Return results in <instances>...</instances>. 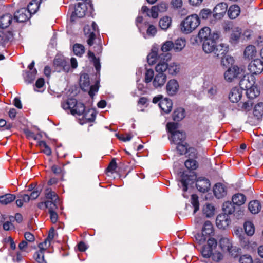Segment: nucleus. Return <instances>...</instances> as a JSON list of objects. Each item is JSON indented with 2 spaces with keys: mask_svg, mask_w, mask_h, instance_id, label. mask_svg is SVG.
<instances>
[{
  "mask_svg": "<svg viewBox=\"0 0 263 263\" xmlns=\"http://www.w3.org/2000/svg\"><path fill=\"white\" fill-rule=\"evenodd\" d=\"M192 175H189L185 172H183L181 174L180 182L183 187V191L185 192L188 190L189 184L193 183V180H196V187L200 192L205 193L208 192L211 186L209 179L204 177H199L197 178L196 173L192 172Z\"/></svg>",
  "mask_w": 263,
  "mask_h": 263,
  "instance_id": "nucleus-1",
  "label": "nucleus"
},
{
  "mask_svg": "<svg viewBox=\"0 0 263 263\" xmlns=\"http://www.w3.org/2000/svg\"><path fill=\"white\" fill-rule=\"evenodd\" d=\"M217 246V240L213 238H209L207 241V244L203 246L200 252L203 258H212V260L216 262H218L223 258L222 254L215 250Z\"/></svg>",
  "mask_w": 263,
  "mask_h": 263,
  "instance_id": "nucleus-2",
  "label": "nucleus"
},
{
  "mask_svg": "<svg viewBox=\"0 0 263 263\" xmlns=\"http://www.w3.org/2000/svg\"><path fill=\"white\" fill-rule=\"evenodd\" d=\"M61 107L65 110H69L73 116H81L85 112V104L78 102L75 98H70L61 103Z\"/></svg>",
  "mask_w": 263,
  "mask_h": 263,
  "instance_id": "nucleus-3",
  "label": "nucleus"
},
{
  "mask_svg": "<svg viewBox=\"0 0 263 263\" xmlns=\"http://www.w3.org/2000/svg\"><path fill=\"white\" fill-rule=\"evenodd\" d=\"M200 24L199 16L196 14H193L187 16L181 22L180 28L182 33L187 34L195 30Z\"/></svg>",
  "mask_w": 263,
  "mask_h": 263,
  "instance_id": "nucleus-4",
  "label": "nucleus"
},
{
  "mask_svg": "<svg viewBox=\"0 0 263 263\" xmlns=\"http://www.w3.org/2000/svg\"><path fill=\"white\" fill-rule=\"evenodd\" d=\"M172 55L170 53H166L165 54L162 55L160 57V59H162L163 63H160V66L163 65L164 67V72L167 71L169 74L176 75L178 73L180 70V67L179 65L176 64L175 63H172L170 64L167 63V62L171 59ZM164 69V68H163Z\"/></svg>",
  "mask_w": 263,
  "mask_h": 263,
  "instance_id": "nucleus-5",
  "label": "nucleus"
},
{
  "mask_svg": "<svg viewBox=\"0 0 263 263\" xmlns=\"http://www.w3.org/2000/svg\"><path fill=\"white\" fill-rule=\"evenodd\" d=\"M164 67L163 65L160 66V64H157L155 67V70L157 73L155 75L153 81V85L155 88L162 87L166 83L167 77L164 73Z\"/></svg>",
  "mask_w": 263,
  "mask_h": 263,
  "instance_id": "nucleus-6",
  "label": "nucleus"
},
{
  "mask_svg": "<svg viewBox=\"0 0 263 263\" xmlns=\"http://www.w3.org/2000/svg\"><path fill=\"white\" fill-rule=\"evenodd\" d=\"M214 234V229L212 223L209 221H206L203 226L202 233L201 234H197L195 237L200 243L206 241L208 237H210Z\"/></svg>",
  "mask_w": 263,
  "mask_h": 263,
  "instance_id": "nucleus-7",
  "label": "nucleus"
},
{
  "mask_svg": "<svg viewBox=\"0 0 263 263\" xmlns=\"http://www.w3.org/2000/svg\"><path fill=\"white\" fill-rule=\"evenodd\" d=\"M219 246L223 252H228L234 258L238 257L240 249L233 248L232 243L229 239L221 238L219 240Z\"/></svg>",
  "mask_w": 263,
  "mask_h": 263,
  "instance_id": "nucleus-8",
  "label": "nucleus"
},
{
  "mask_svg": "<svg viewBox=\"0 0 263 263\" xmlns=\"http://www.w3.org/2000/svg\"><path fill=\"white\" fill-rule=\"evenodd\" d=\"M53 67L55 70L58 72L64 71L68 72L70 70L69 63L63 56H56L53 61Z\"/></svg>",
  "mask_w": 263,
  "mask_h": 263,
  "instance_id": "nucleus-9",
  "label": "nucleus"
},
{
  "mask_svg": "<svg viewBox=\"0 0 263 263\" xmlns=\"http://www.w3.org/2000/svg\"><path fill=\"white\" fill-rule=\"evenodd\" d=\"M219 38V34L217 33H213V37L209 38L202 42L203 50L207 53H211L215 49L216 45V40Z\"/></svg>",
  "mask_w": 263,
  "mask_h": 263,
  "instance_id": "nucleus-10",
  "label": "nucleus"
},
{
  "mask_svg": "<svg viewBox=\"0 0 263 263\" xmlns=\"http://www.w3.org/2000/svg\"><path fill=\"white\" fill-rule=\"evenodd\" d=\"M248 70L253 74H259L263 71V61L259 59H254L248 65Z\"/></svg>",
  "mask_w": 263,
  "mask_h": 263,
  "instance_id": "nucleus-11",
  "label": "nucleus"
},
{
  "mask_svg": "<svg viewBox=\"0 0 263 263\" xmlns=\"http://www.w3.org/2000/svg\"><path fill=\"white\" fill-rule=\"evenodd\" d=\"M241 70L238 66L229 67L224 74V79L228 82H232L235 79L240 78Z\"/></svg>",
  "mask_w": 263,
  "mask_h": 263,
  "instance_id": "nucleus-12",
  "label": "nucleus"
},
{
  "mask_svg": "<svg viewBox=\"0 0 263 263\" xmlns=\"http://www.w3.org/2000/svg\"><path fill=\"white\" fill-rule=\"evenodd\" d=\"M87 9V6L85 3H78L77 5L75 6L74 11L71 15V20L73 21L76 17H83L86 14Z\"/></svg>",
  "mask_w": 263,
  "mask_h": 263,
  "instance_id": "nucleus-13",
  "label": "nucleus"
},
{
  "mask_svg": "<svg viewBox=\"0 0 263 263\" xmlns=\"http://www.w3.org/2000/svg\"><path fill=\"white\" fill-rule=\"evenodd\" d=\"M227 10V4L224 2L220 3L213 9V17L215 19L220 20L224 16Z\"/></svg>",
  "mask_w": 263,
  "mask_h": 263,
  "instance_id": "nucleus-14",
  "label": "nucleus"
},
{
  "mask_svg": "<svg viewBox=\"0 0 263 263\" xmlns=\"http://www.w3.org/2000/svg\"><path fill=\"white\" fill-rule=\"evenodd\" d=\"M255 78L253 76L244 75L239 81V88L242 89V91L246 90L255 85Z\"/></svg>",
  "mask_w": 263,
  "mask_h": 263,
  "instance_id": "nucleus-15",
  "label": "nucleus"
},
{
  "mask_svg": "<svg viewBox=\"0 0 263 263\" xmlns=\"http://www.w3.org/2000/svg\"><path fill=\"white\" fill-rule=\"evenodd\" d=\"M230 222V218L227 214H220L216 217V224L220 229H226L229 227Z\"/></svg>",
  "mask_w": 263,
  "mask_h": 263,
  "instance_id": "nucleus-16",
  "label": "nucleus"
},
{
  "mask_svg": "<svg viewBox=\"0 0 263 263\" xmlns=\"http://www.w3.org/2000/svg\"><path fill=\"white\" fill-rule=\"evenodd\" d=\"M31 15L26 8H22L18 10L14 14V19L20 23L28 21Z\"/></svg>",
  "mask_w": 263,
  "mask_h": 263,
  "instance_id": "nucleus-17",
  "label": "nucleus"
},
{
  "mask_svg": "<svg viewBox=\"0 0 263 263\" xmlns=\"http://www.w3.org/2000/svg\"><path fill=\"white\" fill-rule=\"evenodd\" d=\"M83 117L80 120V123L83 125L88 122H93L96 118V113L95 110L89 108L85 109V112L83 114Z\"/></svg>",
  "mask_w": 263,
  "mask_h": 263,
  "instance_id": "nucleus-18",
  "label": "nucleus"
},
{
  "mask_svg": "<svg viewBox=\"0 0 263 263\" xmlns=\"http://www.w3.org/2000/svg\"><path fill=\"white\" fill-rule=\"evenodd\" d=\"M179 88V85L177 80L171 79L168 81L166 86L167 93L170 96L176 95Z\"/></svg>",
  "mask_w": 263,
  "mask_h": 263,
  "instance_id": "nucleus-19",
  "label": "nucleus"
},
{
  "mask_svg": "<svg viewBox=\"0 0 263 263\" xmlns=\"http://www.w3.org/2000/svg\"><path fill=\"white\" fill-rule=\"evenodd\" d=\"M166 53H162L158 54L157 50L152 49L151 52L147 56V61L149 65H152L155 64L156 62H158V64L163 63V61H162V59H160V57L162 55L165 54Z\"/></svg>",
  "mask_w": 263,
  "mask_h": 263,
  "instance_id": "nucleus-20",
  "label": "nucleus"
},
{
  "mask_svg": "<svg viewBox=\"0 0 263 263\" xmlns=\"http://www.w3.org/2000/svg\"><path fill=\"white\" fill-rule=\"evenodd\" d=\"M242 89L238 87H233L229 95V99L232 103L238 102L242 96Z\"/></svg>",
  "mask_w": 263,
  "mask_h": 263,
  "instance_id": "nucleus-21",
  "label": "nucleus"
},
{
  "mask_svg": "<svg viewBox=\"0 0 263 263\" xmlns=\"http://www.w3.org/2000/svg\"><path fill=\"white\" fill-rule=\"evenodd\" d=\"M13 33L12 31L4 29L0 30V45H4L13 39Z\"/></svg>",
  "mask_w": 263,
  "mask_h": 263,
  "instance_id": "nucleus-22",
  "label": "nucleus"
},
{
  "mask_svg": "<svg viewBox=\"0 0 263 263\" xmlns=\"http://www.w3.org/2000/svg\"><path fill=\"white\" fill-rule=\"evenodd\" d=\"M186 138V133L184 131L178 130L176 133L171 135L170 139L175 144L184 143Z\"/></svg>",
  "mask_w": 263,
  "mask_h": 263,
  "instance_id": "nucleus-23",
  "label": "nucleus"
},
{
  "mask_svg": "<svg viewBox=\"0 0 263 263\" xmlns=\"http://www.w3.org/2000/svg\"><path fill=\"white\" fill-rule=\"evenodd\" d=\"M228 51L229 46L224 44H220L218 45H216L212 52L214 53L216 57L221 59L223 57H225Z\"/></svg>",
  "mask_w": 263,
  "mask_h": 263,
  "instance_id": "nucleus-24",
  "label": "nucleus"
},
{
  "mask_svg": "<svg viewBox=\"0 0 263 263\" xmlns=\"http://www.w3.org/2000/svg\"><path fill=\"white\" fill-rule=\"evenodd\" d=\"M213 193L217 198H222L227 195V189L222 183H217L214 186Z\"/></svg>",
  "mask_w": 263,
  "mask_h": 263,
  "instance_id": "nucleus-25",
  "label": "nucleus"
},
{
  "mask_svg": "<svg viewBox=\"0 0 263 263\" xmlns=\"http://www.w3.org/2000/svg\"><path fill=\"white\" fill-rule=\"evenodd\" d=\"M159 106L164 113L168 114L172 109V101L169 98H165L159 103Z\"/></svg>",
  "mask_w": 263,
  "mask_h": 263,
  "instance_id": "nucleus-26",
  "label": "nucleus"
},
{
  "mask_svg": "<svg viewBox=\"0 0 263 263\" xmlns=\"http://www.w3.org/2000/svg\"><path fill=\"white\" fill-rule=\"evenodd\" d=\"M185 117V110L183 107L176 108L173 114L172 119L175 122H179L182 120Z\"/></svg>",
  "mask_w": 263,
  "mask_h": 263,
  "instance_id": "nucleus-27",
  "label": "nucleus"
},
{
  "mask_svg": "<svg viewBox=\"0 0 263 263\" xmlns=\"http://www.w3.org/2000/svg\"><path fill=\"white\" fill-rule=\"evenodd\" d=\"M80 86L84 91H87L90 86V80L87 73H84L80 76Z\"/></svg>",
  "mask_w": 263,
  "mask_h": 263,
  "instance_id": "nucleus-28",
  "label": "nucleus"
},
{
  "mask_svg": "<svg viewBox=\"0 0 263 263\" xmlns=\"http://www.w3.org/2000/svg\"><path fill=\"white\" fill-rule=\"evenodd\" d=\"M141 11L143 13H146L147 16H151L153 18H156L158 16V8L156 6L152 7L151 10L146 6H143L141 8Z\"/></svg>",
  "mask_w": 263,
  "mask_h": 263,
  "instance_id": "nucleus-29",
  "label": "nucleus"
},
{
  "mask_svg": "<svg viewBox=\"0 0 263 263\" xmlns=\"http://www.w3.org/2000/svg\"><path fill=\"white\" fill-rule=\"evenodd\" d=\"M256 49L254 45L247 46L244 50L243 54L245 59H253L256 55Z\"/></svg>",
  "mask_w": 263,
  "mask_h": 263,
  "instance_id": "nucleus-30",
  "label": "nucleus"
},
{
  "mask_svg": "<svg viewBox=\"0 0 263 263\" xmlns=\"http://www.w3.org/2000/svg\"><path fill=\"white\" fill-rule=\"evenodd\" d=\"M198 37L202 42L209 39V38L213 37L211 29L208 27H204L201 29L198 32Z\"/></svg>",
  "mask_w": 263,
  "mask_h": 263,
  "instance_id": "nucleus-31",
  "label": "nucleus"
},
{
  "mask_svg": "<svg viewBox=\"0 0 263 263\" xmlns=\"http://www.w3.org/2000/svg\"><path fill=\"white\" fill-rule=\"evenodd\" d=\"M232 200L235 205L241 206L245 203L246 197L242 193H236L232 196Z\"/></svg>",
  "mask_w": 263,
  "mask_h": 263,
  "instance_id": "nucleus-32",
  "label": "nucleus"
},
{
  "mask_svg": "<svg viewBox=\"0 0 263 263\" xmlns=\"http://www.w3.org/2000/svg\"><path fill=\"white\" fill-rule=\"evenodd\" d=\"M12 21V16L9 13L4 14L0 17V27L2 29L8 27Z\"/></svg>",
  "mask_w": 263,
  "mask_h": 263,
  "instance_id": "nucleus-33",
  "label": "nucleus"
},
{
  "mask_svg": "<svg viewBox=\"0 0 263 263\" xmlns=\"http://www.w3.org/2000/svg\"><path fill=\"white\" fill-rule=\"evenodd\" d=\"M248 209L252 214H257L261 209V205L259 201L254 200L251 201L248 205Z\"/></svg>",
  "mask_w": 263,
  "mask_h": 263,
  "instance_id": "nucleus-34",
  "label": "nucleus"
},
{
  "mask_svg": "<svg viewBox=\"0 0 263 263\" xmlns=\"http://www.w3.org/2000/svg\"><path fill=\"white\" fill-rule=\"evenodd\" d=\"M186 152V157L187 158V159H198L199 158L198 151L193 146L187 147Z\"/></svg>",
  "mask_w": 263,
  "mask_h": 263,
  "instance_id": "nucleus-35",
  "label": "nucleus"
},
{
  "mask_svg": "<svg viewBox=\"0 0 263 263\" xmlns=\"http://www.w3.org/2000/svg\"><path fill=\"white\" fill-rule=\"evenodd\" d=\"M15 198L16 196L14 194L7 193L0 196V203L2 205H7L14 201Z\"/></svg>",
  "mask_w": 263,
  "mask_h": 263,
  "instance_id": "nucleus-36",
  "label": "nucleus"
},
{
  "mask_svg": "<svg viewBox=\"0 0 263 263\" xmlns=\"http://www.w3.org/2000/svg\"><path fill=\"white\" fill-rule=\"evenodd\" d=\"M185 167L190 172L196 170L199 167L197 159H186L184 162Z\"/></svg>",
  "mask_w": 263,
  "mask_h": 263,
  "instance_id": "nucleus-37",
  "label": "nucleus"
},
{
  "mask_svg": "<svg viewBox=\"0 0 263 263\" xmlns=\"http://www.w3.org/2000/svg\"><path fill=\"white\" fill-rule=\"evenodd\" d=\"M240 7L236 5H232L228 10V14L231 19L236 18L240 14Z\"/></svg>",
  "mask_w": 263,
  "mask_h": 263,
  "instance_id": "nucleus-38",
  "label": "nucleus"
},
{
  "mask_svg": "<svg viewBox=\"0 0 263 263\" xmlns=\"http://www.w3.org/2000/svg\"><path fill=\"white\" fill-rule=\"evenodd\" d=\"M234 205L233 203L230 201H227L223 203L222 205V210L224 212L223 214H227L228 216L233 214L235 210Z\"/></svg>",
  "mask_w": 263,
  "mask_h": 263,
  "instance_id": "nucleus-39",
  "label": "nucleus"
},
{
  "mask_svg": "<svg viewBox=\"0 0 263 263\" xmlns=\"http://www.w3.org/2000/svg\"><path fill=\"white\" fill-rule=\"evenodd\" d=\"M246 91V95L250 99H253L256 97L258 96L260 94V91L255 85L253 86L250 88H248Z\"/></svg>",
  "mask_w": 263,
  "mask_h": 263,
  "instance_id": "nucleus-40",
  "label": "nucleus"
},
{
  "mask_svg": "<svg viewBox=\"0 0 263 263\" xmlns=\"http://www.w3.org/2000/svg\"><path fill=\"white\" fill-rule=\"evenodd\" d=\"M171 23V18L168 16H164L160 20L159 25L162 29L166 30L170 27Z\"/></svg>",
  "mask_w": 263,
  "mask_h": 263,
  "instance_id": "nucleus-41",
  "label": "nucleus"
},
{
  "mask_svg": "<svg viewBox=\"0 0 263 263\" xmlns=\"http://www.w3.org/2000/svg\"><path fill=\"white\" fill-rule=\"evenodd\" d=\"M45 197L48 199L47 201H57L59 200V198L57 194L52 191L50 188L46 189Z\"/></svg>",
  "mask_w": 263,
  "mask_h": 263,
  "instance_id": "nucleus-42",
  "label": "nucleus"
},
{
  "mask_svg": "<svg viewBox=\"0 0 263 263\" xmlns=\"http://www.w3.org/2000/svg\"><path fill=\"white\" fill-rule=\"evenodd\" d=\"M85 47L81 44L76 43L73 45V51L74 54L79 57H82L85 53Z\"/></svg>",
  "mask_w": 263,
  "mask_h": 263,
  "instance_id": "nucleus-43",
  "label": "nucleus"
},
{
  "mask_svg": "<svg viewBox=\"0 0 263 263\" xmlns=\"http://www.w3.org/2000/svg\"><path fill=\"white\" fill-rule=\"evenodd\" d=\"M37 74V70L34 68L32 71H26L24 79L28 83H31L35 79Z\"/></svg>",
  "mask_w": 263,
  "mask_h": 263,
  "instance_id": "nucleus-44",
  "label": "nucleus"
},
{
  "mask_svg": "<svg viewBox=\"0 0 263 263\" xmlns=\"http://www.w3.org/2000/svg\"><path fill=\"white\" fill-rule=\"evenodd\" d=\"M238 237L240 245L242 248L248 249L250 247V243L247 235L245 234H239Z\"/></svg>",
  "mask_w": 263,
  "mask_h": 263,
  "instance_id": "nucleus-45",
  "label": "nucleus"
},
{
  "mask_svg": "<svg viewBox=\"0 0 263 263\" xmlns=\"http://www.w3.org/2000/svg\"><path fill=\"white\" fill-rule=\"evenodd\" d=\"M45 252V251L40 249L34 253L33 258L37 263H47L44 258Z\"/></svg>",
  "mask_w": 263,
  "mask_h": 263,
  "instance_id": "nucleus-46",
  "label": "nucleus"
},
{
  "mask_svg": "<svg viewBox=\"0 0 263 263\" xmlns=\"http://www.w3.org/2000/svg\"><path fill=\"white\" fill-rule=\"evenodd\" d=\"M85 35L87 36L88 39L87 43L89 46H91L94 44V41L96 39V33L94 32H89L86 31V27L84 28Z\"/></svg>",
  "mask_w": 263,
  "mask_h": 263,
  "instance_id": "nucleus-47",
  "label": "nucleus"
},
{
  "mask_svg": "<svg viewBox=\"0 0 263 263\" xmlns=\"http://www.w3.org/2000/svg\"><path fill=\"white\" fill-rule=\"evenodd\" d=\"M253 114L258 118L263 115V102H259L256 104L254 108Z\"/></svg>",
  "mask_w": 263,
  "mask_h": 263,
  "instance_id": "nucleus-48",
  "label": "nucleus"
},
{
  "mask_svg": "<svg viewBox=\"0 0 263 263\" xmlns=\"http://www.w3.org/2000/svg\"><path fill=\"white\" fill-rule=\"evenodd\" d=\"M37 146L40 147H43L44 149L42 151V152L45 154L47 156H50L52 153L51 149L47 144L45 141H39L37 142Z\"/></svg>",
  "mask_w": 263,
  "mask_h": 263,
  "instance_id": "nucleus-49",
  "label": "nucleus"
},
{
  "mask_svg": "<svg viewBox=\"0 0 263 263\" xmlns=\"http://www.w3.org/2000/svg\"><path fill=\"white\" fill-rule=\"evenodd\" d=\"M186 41L184 39H178L174 43V49L175 51H181L185 46Z\"/></svg>",
  "mask_w": 263,
  "mask_h": 263,
  "instance_id": "nucleus-50",
  "label": "nucleus"
},
{
  "mask_svg": "<svg viewBox=\"0 0 263 263\" xmlns=\"http://www.w3.org/2000/svg\"><path fill=\"white\" fill-rule=\"evenodd\" d=\"M241 34V29L239 27L235 28L231 34L230 39L232 41L237 42L239 40Z\"/></svg>",
  "mask_w": 263,
  "mask_h": 263,
  "instance_id": "nucleus-51",
  "label": "nucleus"
},
{
  "mask_svg": "<svg viewBox=\"0 0 263 263\" xmlns=\"http://www.w3.org/2000/svg\"><path fill=\"white\" fill-rule=\"evenodd\" d=\"M203 211L207 217H211L214 214L215 208L212 204L208 203L204 207Z\"/></svg>",
  "mask_w": 263,
  "mask_h": 263,
  "instance_id": "nucleus-52",
  "label": "nucleus"
},
{
  "mask_svg": "<svg viewBox=\"0 0 263 263\" xmlns=\"http://www.w3.org/2000/svg\"><path fill=\"white\" fill-rule=\"evenodd\" d=\"M179 124L177 122H168L166 124V128L171 135L178 132Z\"/></svg>",
  "mask_w": 263,
  "mask_h": 263,
  "instance_id": "nucleus-53",
  "label": "nucleus"
},
{
  "mask_svg": "<svg viewBox=\"0 0 263 263\" xmlns=\"http://www.w3.org/2000/svg\"><path fill=\"white\" fill-rule=\"evenodd\" d=\"M244 229L248 236H252L255 231V228L253 223L250 222H246L244 224Z\"/></svg>",
  "mask_w": 263,
  "mask_h": 263,
  "instance_id": "nucleus-54",
  "label": "nucleus"
},
{
  "mask_svg": "<svg viewBox=\"0 0 263 263\" xmlns=\"http://www.w3.org/2000/svg\"><path fill=\"white\" fill-rule=\"evenodd\" d=\"M155 77L154 71L152 69H146L145 73L144 82L148 84L153 81Z\"/></svg>",
  "mask_w": 263,
  "mask_h": 263,
  "instance_id": "nucleus-55",
  "label": "nucleus"
},
{
  "mask_svg": "<svg viewBox=\"0 0 263 263\" xmlns=\"http://www.w3.org/2000/svg\"><path fill=\"white\" fill-rule=\"evenodd\" d=\"M191 203L193 205L194 210V213L197 212L199 209V203L198 200V196L196 194H193L191 196Z\"/></svg>",
  "mask_w": 263,
  "mask_h": 263,
  "instance_id": "nucleus-56",
  "label": "nucleus"
},
{
  "mask_svg": "<svg viewBox=\"0 0 263 263\" xmlns=\"http://www.w3.org/2000/svg\"><path fill=\"white\" fill-rule=\"evenodd\" d=\"M174 43L172 41H166L162 45L161 50L163 53H167V52L170 51L173 48L174 49Z\"/></svg>",
  "mask_w": 263,
  "mask_h": 263,
  "instance_id": "nucleus-57",
  "label": "nucleus"
},
{
  "mask_svg": "<svg viewBox=\"0 0 263 263\" xmlns=\"http://www.w3.org/2000/svg\"><path fill=\"white\" fill-rule=\"evenodd\" d=\"M234 62V59L232 57L227 55L221 58V64L222 66L224 67H228L230 64H232Z\"/></svg>",
  "mask_w": 263,
  "mask_h": 263,
  "instance_id": "nucleus-58",
  "label": "nucleus"
},
{
  "mask_svg": "<svg viewBox=\"0 0 263 263\" xmlns=\"http://www.w3.org/2000/svg\"><path fill=\"white\" fill-rule=\"evenodd\" d=\"M189 145L187 143L184 142L180 144H177L176 150L180 155H183L186 154V149L189 147Z\"/></svg>",
  "mask_w": 263,
  "mask_h": 263,
  "instance_id": "nucleus-59",
  "label": "nucleus"
},
{
  "mask_svg": "<svg viewBox=\"0 0 263 263\" xmlns=\"http://www.w3.org/2000/svg\"><path fill=\"white\" fill-rule=\"evenodd\" d=\"M58 201H46V209H48V212L49 211H55V210L58 208L57 205Z\"/></svg>",
  "mask_w": 263,
  "mask_h": 263,
  "instance_id": "nucleus-60",
  "label": "nucleus"
},
{
  "mask_svg": "<svg viewBox=\"0 0 263 263\" xmlns=\"http://www.w3.org/2000/svg\"><path fill=\"white\" fill-rule=\"evenodd\" d=\"M117 165L115 158H113L109 162L108 166L106 169V173H110L112 174L114 171L117 168Z\"/></svg>",
  "mask_w": 263,
  "mask_h": 263,
  "instance_id": "nucleus-61",
  "label": "nucleus"
},
{
  "mask_svg": "<svg viewBox=\"0 0 263 263\" xmlns=\"http://www.w3.org/2000/svg\"><path fill=\"white\" fill-rule=\"evenodd\" d=\"M212 14L211 10L209 9L204 8L202 9L199 13V16L204 20L208 19Z\"/></svg>",
  "mask_w": 263,
  "mask_h": 263,
  "instance_id": "nucleus-62",
  "label": "nucleus"
},
{
  "mask_svg": "<svg viewBox=\"0 0 263 263\" xmlns=\"http://www.w3.org/2000/svg\"><path fill=\"white\" fill-rule=\"evenodd\" d=\"M13 127L12 123H7L4 119H0V127L3 128V130H10Z\"/></svg>",
  "mask_w": 263,
  "mask_h": 263,
  "instance_id": "nucleus-63",
  "label": "nucleus"
},
{
  "mask_svg": "<svg viewBox=\"0 0 263 263\" xmlns=\"http://www.w3.org/2000/svg\"><path fill=\"white\" fill-rule=\"evenodd\" d=\"M240 263H253V260L250 255H243L239 258Z\"/></svg>",
  "mask_w": 263,
  "mask_h": 263,
  "instance_id": "nucleus-64",
  "label": "nucleus"
}]
</instances>
